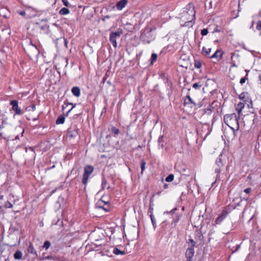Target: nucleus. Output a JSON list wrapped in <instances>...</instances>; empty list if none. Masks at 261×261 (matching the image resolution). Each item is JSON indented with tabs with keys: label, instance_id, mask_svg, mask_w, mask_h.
<instances>
[{
	"label": "nucleus",
	"instance_id": "ddd939ff",
	"mask_svg": "<svg viewBox=\"0 0 261 261\" xmlns=\"http://www.w3.org/2000/svg\"><path fill=\"white\" fill-rule=\"evenodd\" d=\"M185 105H189L191 107L196 106V103L193 101L189 95L187 96L185 100Z\"/></svg>",
	"mask_w": 261,
	"mask_h": 261
},
{
	"label": "nucleus",
	"instance_id": "9b49d317",
	"mask_svg": "<svg viewBox=\"0 0 261 261\" xmlns=\"http://www.w3.org/2000/svg\"><path fill=\"white\" fill-rule=\"evenodd\" d=\"M227 215V213L223 211L222 213L220 214V215L218 217V218L216 219L215 222L217 224H220L223 220L226 217Z\"/></svg>",
	"mask_w": 261,
	"mask_h": 261
},
{
	"label": "nucleus",
	"instance_id": "20e7f679",
	"mask_svg": "<svg viewBox=\"0 0 261 261\" xmlns=\"http://www.w3.org/2000/svg\"><path fill=\"white\" fill-rule=\"evenodd\" d=\"M94 170V168L93 166L91 165H87L84 168V174L83 175V183L84 185H86L88 181V178L90 177V175L92 173Z\"/></svg>",
	"mask_w": 261,
	"mask_h": 261
},
{
	"label": "nucleus",
	"instance_id": "bf43d9fd",
	"mask_svg": "<svg viewBox=\"0 0 261 261\" xmlns=\"http://www.w3.org/2000/svg\"><path fill=\"white\" fill-rule=\"evenodd\" d=\"M103 244L102 243H100V244H99V245H102Z\"/></svg>",
	"mask_w": 261,
	"mask_h": 261
},
{
	"label": "nucleus",
	"instance_id": "423d86ee",
	"mask_svg": "<svg viewBox=\"0 0 261 261\" xmlns=\"http://www.w3.org/2000/svg\"><path fill=\"white\" fill-rule=\"evenodd\" d=\"M10 105L12 106V109L15 112V114L20 115L22 114V111L18 107V101L16 100H13L10 101Z\"/></svg>",
	"mask_w": 261,
	"mask_h": 261
},
{
	"label": "nucleus",
	"instance_id": "603ef678",
	"mask_svg": "<svg viewBox=\"0 0 261 261\" xmlns=\"http://www.w3.org/2000/svg\"><path fill=\"white\" fill-rule=\"evenodd\" d=\"M168 187V185L167 184L164 185V188L166 189Z\"/></svg>",
	"mask_w": 261,
	"mask_h": 261
},
{
	"label": "nucleus",
	"instance_id": "13d9d810",
	"mask_svg": "<svg viewBox=\"0 0 261 261\" xmlns=\"http://www.w3.org/2000/svg\"><path fill=\"white\" fill-rule=\"evenodd\" d=\"M18 136H17L16 137V139H18Z\"/></svg>",
	"mask_w": 261,
	"mask_h": 261
},
{
	"label": "nucleus",
	"instance_id": "c03bdc74",
	"mask_svg": "<svg viewBox=\"0 0 261 261\" xmlns=\"http://www.w3.org/2000/svg\"><path fill=\"white\" fill-rule=\"evenodd\" d=\"M54 259V258L51 256H47L43 258V259Z\"/></svg>",
	"mask_w": 261,
	"mask_h": 261
},
{
	"label": "nucleus",
	"instance_id": "aec40b11",
	"mask_svg": "<svg viewBox=\"0 0 261 261\" xmlns=\"http://www.w3.org/2000/svg\"><path fill=\"white\" fill-rule=\"evenodd\" d=\"M69 12L70 11L67 8H63L60 10L59 14L61 15H66L69 13Z\"/></svg>",
	"mask_w": 261,
	"mask_h": 261
},
{
	"label": "nucleus",
	"instance_id": "b1692460",
	"mask_svg": "<svg viewBox=\"0 0 261 261\" xmlns=\"http://www.w3.org/2000/svg\"><path fill=\"white\" fill-rule=\"evenodd\" d=\"M247 95V93L243 92L239 95V98L242 99H244V100H246Z\"/></svg>",
	"mask_w": 261,
	"mask_h": 261
},
{
	"label": "nucleus",
	"instance_id": "864d4df0",
	"mask_svg": "<svg viewBox=\"0 0 261 261\" xmlns=\"http://www.w3.org/2000/svg\"><path fill=\"white\" fill-rule=\"evenodd\" d=\"M175 210H176V208L173 209L170 212L171 213H173L175 211Z\"/></svg>",
	"mask_w": 261,
	"mask_h": 261
},
{
	"label": "nucleus",
	"instance_id": "f704fd0d",
	"mask_svg": "<svg viewBox=\"0 0 261 261\" xmlns=\"http://www.w3.org/2000/svg\"><path fill=\"white\" fill-rule=\"evenodd\" d=\"M256 28L258 31L261 30V20H259L257 22Z\"/></svg>",
	"mask_w": 261,
	"mask_h": 261
},
{
	"label": "nucleus",
	"instance_id": "f3484780",
	"mask_svg": "<svg viewBox=\"0 0 261 261\" xmlns=\"http://www.w3.org/2000/svg\"><path fill=\"white\" fill-rule=\"evenodd\" d=\"M221 56V52L220 50H217L212 56H211V58L220 59Z\"/></svg>",
	"mask_w": 261,
	"mask_h": 261
},
{
	"label": "nucleus",
	"instance_id": "bb28decb",
	"mask_svg": "<svg viewBox=\"0 0 261 261\" xmlns=\"http://www.w3.org/2000/svg\"><path fill=\"white\" fill-rule=\"evenodd\" d=\"M42 30H43L45 33H47L49 30V26L47 25H44L40 27Z\"/></svg>",
	"mask_w": 261,
	"mask_h": 261
},
{
	"label": "nucleus",
	"instance_id": "f257e3e1",
	"mask_svg": "<svg viewBox=\"0 0 261 261\" xmlns=\"http://www.w3.org/2000/svg\"><path fill=\"white\" fill-rule=\"evenodd\" d=\"M195 11L193 7L190 8L188 11H185L181 14V25L183 26L192 27L193 20L195 19Z\"/></svg>",
	"mask_w": 261,
	"mask_h": 261
},
{
	"label": "nucleus",
	"instance_id": "79ce46f5",
	"mask_svg": "<svg viewBox=\"0 0 261 261\" xmlns=\"http://www.w3.org/2000/svg\"><path fill=\"white\" fill-rule=\"evenodd\" d=\"M245 82H246V77H242L241 79L240 82L241 84H243L245 83Z\"/></svg>",
	"mask_w": 261,
	"mask_h": 261
},
{
	"label": "nucleus",
	"instance_id": "39448f33",
	"mask_svg": "<svg viewBox=\"0 0 261 261\" xmlns=\"http://www.w3.org/2000/svg\"><path fill=\"white\" fill-rule=\"evenodd\" d=\"M99 209L102 210L104 212H108L110 210L109 201L106 200L104 196L99 200Z\"/></svg>",
	"mask_w": 261,
	"mask_h": 261
},
{
	"label": "nucleus",
	"instance_id": "0eeeda50",
	"mask_svg": "<svg viewBox=\"0 0 261 261\" xmlns=\"http://www.w3.org/2000/svg\"><path fill=\"white\" fill-rule=\"evenodd\" d=\"M222 155L221 154L219 155V158L216 160V165L217 166L215 168V172L217 173H219L221 171V168L224 165V163H223V159Z\"/></svg>",
	"mask_w": 261,
	"mask_h": 261
},
{
	"label": "nucleus",
	"instance_id": "393cba45",
	"mask_svg": "<svg viewBox=\"0 0 261 261\" xmlns=\"http://www.w3.org/2000/svg\"><path fill=\"white\" fill-rule=\"evenodd\" d=\"M146 168V163L144 161L142 160L141 163V174H142L144 170Z\"/></svg>",
	"mask_w": 261,
	"mask_h": 261
},
{
	"label": "nucleus",
	"instance_id": "4468645a",
	"mask_svg": "<svg viewBox=\"0 0 261 261\" xmlns=\"http://www.w3.org/2000/svg\"><path fill=\"white\" fill-rule=\"evenodd\" d=\"M245 105L243 102H239L236 107V111L238 112L239 116H240L242 110L244 109Z\"/></svg>",
	"mask_w": 261,
	"mask_h": 261
},
{
	"label": "nucleus",
	"instance_id": "dca6fc26",
	"mask_svg": "<svg viewBox=\"0 0 261 261\" xmlns=\"http://www.w3.org/2000/svg\"><path fill=\"white\" fill-rule=\"evenodd\" d=\"M22 253L21 251L19 250H17L14 254V257L15 259H20L22 258Z\"/></svg>",
	"mask_w": 261,
	"mask_h": 261
},
{
	"label": "nucleus",
	"instance_id": "ea45409f",
	"mask_svg": "<svg viewBox=\"0 0 261 261\" xmlns=\"http://www.w3.org/2000/svg\"><path fill=\"white\" fill-rule=\"evenodd\" d=\"M72 105L73 106H72V107L71 108V109H70L68 111V112H67V115H68V113H69V112H70V111L72 110V109H73V108H74V107H75V105H76V104H75L74 105H73V103H67V105Z\"/></svg>",
	"mask_w": 261,
	"mask_h": 261
},
{
	"label": "nucleus",
	"instance_id": "3c124183",
	"mask_svg": "<svg viewBox=\"0 0 261 261\" xmlns=\"http://www.w3.org/2000/svg\"><path fill=\"white\" fill-rule=\"evenodd\" d=\"M253 24H254V22L253 21L252 23V25L250 27V29H252V28H253Z\"/></svg>",
	"mask_w": 261,
	"mask_h": 261
},
{
	"label": "nucleus",
	"instance_id": "a878e982",
	"mask_svg": "<svg viewBox=\"0 0 261 261\" xmlns=\"http://www.w3.org/2000/svg\"><path fill=\"white\" fill-rule=\"evenodd\" d=\"M173 179H174V175L172 174H171L169 175L166 178L165 180L167 182H171V181H173Z\"/></svg>",
	"mask_w": 261,
	"mask_h": 261
},
{
	"label": "nucleus",
	"instance_id": "9d476101",
	"mask_svg": "<svg viewBox=\"0 0 261 261\" xmlns=\"http://www.w3.org/2000/svg\"><path fill=\"white\" fill-rule=\"evenodd\" d=\"M1 119L2 120V124L0 125V130L5 128L6 127H7L8 129L12 128V126L7 122V118L3 116Z\"/></svg>",
	"mask_w": 261,
	"mask_h": 261
},
{
	"label": "nucleus",
	"instance_id": "052dcab7",
	"mask_svg": "<svg viewBox=\"0 0 261 261\" xmlns=\"http://www.w3.org/2000/svg\"><path fill=\"white\" fill-rule=\"evenodd\" d=\"M103 113H104V111H102V112H101V115L103 114Z\"/></svg>",
	"mask_w": 261,
	"mask_h": 261
},
{
	"label": "nucleus",
	"instance_id": "6e6552de",
	"mask_svg": "<svg viewBox=\"0 0 261 261\" xmlns=\"http://www.w3.org/2000/svg\"><path fill=\"white\" fill-rule=\"evenodd\" d=\"M194 249L192 247H189L186 251V256L187 258V261H193L192 258L194 255Z\"/></svg>",
	"mask_w": 261,
	"mask_h": 261
},
{
	"label": "nucleus",
	"instance_id": "2eb2a0df",
	"mask_svg": "<svg viewBox=\"0 0 261 261\" xmlns=\"http://www.w3.org/2000/svg\"><path fill=\"white\" fill-rule=\"evenodd\" d=\"M71 92L73 93V94L76 97H79L80 96V89L77 87H73L71 89Z\"/></svg>",
	"mask_w": 261,
	"mask_h": 261
},
{
	"label": "nucleus",
	"instance_id": "72a5a7b5",
	"mask_svg": "<svg viewBox=\"0 0 261 261\" xmlns=\"http://www.w3.org/2000/svg\"><path fill=\"white\" fill-rule=\"evenodd\" d=\"M112 132L115 134V135H117L119 133V130L117 128H116V127H112Z\"/></svg>",
	"mask_w": 261,
	"mask_h": 261
},
{
	"label": "nucleus",
	"instance_id": "a19ab883",
	"mask_svg": "<svg viewBox=\"0 0 261 261\" xmlns=\"http://www.w3.org/2000/svg\"><path fill=\"white\" fill-rule=\"evenodd\" d=\"M62 2L65 6H68L69 3L67 0H62Z\"/></svg>",
	"mask_w": 261,
	"mask_h": 261
},
{
	"label": "nucleus",
	"instance_id": "f8f14e48",
	"mask_svg": "<svg viewBox=\"0 0 261 261\" xmlns=\"http://www.w3.org/2000/svg\"><path fill=\"white\" fill-rule=\"evenodd\" d=\"M127 3V0H121L116 5L117 9L119 10H122L126 6Z\"/></svg>",
	"mask_w": 261,
	"mask_h": 261
},
{
	"label": "nucleus",
	"instance_id": "e433bc0d",
	"mask_svg": "<svg viewBox=\"0 0 261 261\" xmlns=\"http://www.w3.org/2000/svg\"><path fill=\"white\" fill-rule=\"evenodd\" d=\"M200 87H201V85H200L198 83H194L193 85V88H194L195 89L199 88Z\"/></svg>",
	"mask_w": 261,
	"mask_h": 261
},
{
	"label": "nucleus",
	"instance_id": "c85d7f7f",
	"mask_svg": "<svg viewBox=\"0 0 261 261\" xmlns=\"http://www.w3.org/2000/svg\"><path fill=\"white\" fill-rule=\"evenodd\" d=\"M99 233H101L103 236V237L107 240V238L106 237V233L105 232V229L99 228Z\"/></svg>",
	"mask_w": 261,
	"mask_h": 261
},
{
	"label": "nucleus",
	"instance_id": "8fccbe9b",
	"mask_svg": "<svg viewBox=\"0 0 261 261\" xmlns=\"http://www.w3.org/2000/svg\"><path fill=\"white\" fill-rule=\"evenodd\" d=\"M109 17L108 16H107L104 18L102 19V20H105L106 19H109Z\"/></svg>",
	"mask_w": 261,
	"mask_h": 261
},
{
	"label": "nucleus",
	"instance_id": "5fc2aeb1",
	"mask_svg": "<svg viewBox=\"0 0 261 261\" xmlns=\"http://www.w3.org/2000/svg\"><path fill=\"white\" fill-rule=\"evenodd\" d=\"M231 66L232 67H237V66L236 65V64L234 63H233Z\"/></svg>",
	"mask_w": 261,
	"mask_h": 261
},
{
	"label": "nucleus",
	"instance_id": "1a4fd4ad",
	"mask_svg": "<svg viewBox=\"0 0 261 261\" xmlns=\"http://www.w3.org/2000/svg\"><path fill=\"white\" fill-rule=\"evenodd\" d=\"M27 252L29 254H31L33 257H37L38 256V253L37 251L34 247L32 243H30L28 248L27 249Z\"/></svg>",
	"mask_w": 261,
	"mask_h": 261
},
{
	"label": "nucleus",
	"instance_id": "c756f323",
	"mask_svg": "<svg viewBox=\"0 0 261 261\" xmlns=\"http://www.w3.org/2000/svg\"><path fill=\"white\" fill-rule=\"evenodd\" d=\"M151 63H152L154 61H155L157 59V55L156 54H152L151 55Z\"/></svg>",
	"mask_w": 261,
	"mask_h": 261
},
{
	"label": "nucleus",
	"instance_id": "c9c22d12",
	"mask_svg": "<svg viewBox=\"0 0 261 261\" xmlns=\"http://www.w3.org/2000/svg\"><path fill=\"white\" fill-rule=\"evenodd\" d=\"M208 33V31L206 29H204L201 31V34L202 36L206 35Z\"/></svg>",
	"mask_w": 261,
	"mask_h": 261
},
{
	"label": "nucleus",
	"instance_id": "e2e57ef3",
	"mask_svg": "<svg viewBox=\"0 0 261 261\" xmlns=\"http://www.w3.org/2000/svg\"><path fill=\"white\" fill-rule=\"evenodd\" d=\"M103 185H105V183H103V184L102 183V186H103Z\"/></svg>",
	"mask_w": 261,
	"mask_h": 261
},
{
	"label": "nucleus",
	"instance_id": "de8ad7c7",
	"mask_svg": "<svg viewBox=\"0 0 261 261\" xmlns=\"http://www.w3.org/2000/svg\"><path fill=\"white\" fill-rule=\"evenodd\" d=\"M238 56V55H234V54H233V55L232 56L231 58H232V59L233 60V59L234 58H235V57H237Z\"/></svg>",
	"mask_w": 261,
	"mask_h": 261
},
{
	"label": "nucleus",
	"instance_id": "f03ea898",
	"mask_svg": "<svg viewBox=\"0 0 261 261\" xmlns=\"http://www.w3.org/2000/svg\"><path fill=\"white\" fill-rule=\"evenodd\" d=\"M239 116H237L235 113L227 114L224 116L225 123L233 131L239 128L238 119Z\"/></svg>",
	"mask_w": 261,
	"mask_h": 261
},
{
	"label": "nucleus",
	"instance_id": "412c9836",
	"mask_svg": "<svg viewBox=\"0 0 261 261\" xmlns=\"http://www.w3.org/2000/svg\"><path fill=\"white\" fill-rule=\"evenodd\" d=\"M77 135H78V133L76 130L69 131L68 132V136L69 137H71V138L75 137Z\"/></svg>",
	"mask_w": 261,
	"mask_h": 261
},
{
	"label": "nucleus",
	"instance_id": "37998d69",
	"mask_svg": "<svg viewBox=\"0 0 261 261\" xmlns=\"http://www.w3.org/2000/svg\"><path fill=\"white\" fill-rule=\"evenodd\" d=\"M251 188H249L245 189L244 190V192L247 194L251 192Z\"/></svg>",
	"mask_w": 261,
	"mask_h": 261
},
{
	"label": "nucleus",
	"instance_id": "6e6d98bb",
	"mask_svg": "<svg viewBox=\"0 0 261 261\" xmlns=\"http://www.w3.org/2000/svg\"><path fill=\"white\" fill-rule=\"evenodd\" d=\"M178 221V218H177L176 220H175V222L176 223Z\"/></svg>",
	"mask_w": 261,
	"mask_h": 261
},
{
	"label": "nucleus",
	"instance_id": "5701e85b",
	"mask_svg": "<svg viewBox=\"0 0 261 261\" xmlns=\"http://www.w3.org/2000/svg\"><path fill=\"white\" fill-rule=\"evenodd\" d=\"M50 243L48 241H45L44 245H43L42 247L43 248H45L46 250L48 249L50 246Z\"/></svg>",
	"mask_w": 261,
	"mask_h": 261
},
{
	"label": "nucleus",
	"instance_id": "4c0bfd02",
	"mask_svg": "<svg viewBox=\"0 0 261 261\" xmlns=\"http://www.w3.org/2000/svg\"><path fill=\"white\" fill-rule=\"evenodd\" d=\"M150 218L151 220V222L152 223L153 225L154 226V227H155V219L152 215H150Z\"/></svg>",
	"mask_w": 261,
	"mask_h": 261
},
{
	"label": "nucleus",
	"instance_id": "cd10ccee",
	"mask_svg": "<svg viewBox=\"0 0 261 261\" xmlns=\"http://www.w3.org/2000/svg\"><path fill=\"white\" fill-rule=\"evenodd\" d=\"M4 206L6 208H11V207H12L13 205H12V204L11 202H10L9 201H7L5 202V204H4Z\"/></svg>",
	"mask_w": 261,
	"mask_h": 261
},
{
	"label": "nucleus",
	"instance_id": "58836bf2",
	"mask_svg": "<svg viewBox=\"0 0 261 261\" xmlns=\"http://www.w3.org/2000/svg\"><path fill=\"white\" fill-rule=\"evenodd\" d=\"M31 108L33 111H34L36 109V106L35 105H32L31 107H28L27 108V110H28V111H30V110H31Z\"/></svg>",
	"mask_w": 261,
	"mask_h": 261
},
{
	"label": "nucleus",
	"instance_id": "6ab92c4d",
	"mask_svg": "<svg viewBox=\"0 0 261 261\" xmlns=\"http://www.w3.org/2000/svg\"><path fill=\"white\" fill-rule=\"evenodd\" d=\"M113 252L116 255H124L125 254L124 251L120 250L117 248H114Z\"/></svg>",
	"mask_w": 261,
	"mask_h": 261
},
{
	"label": "nucleus",
	"instance_id": "a18cd8bd",
	"mask_svg": "<svg viewBox=\"0 0 261 261\" xmlns=\"http://www.w3.org/2000/svg\"><path fill=\"white\" fill-rule=\"evenodd\" d=\"M19 14L21 16H24L25 15V12L24 11H20Z\"/></svg>",
	"mask_w": 261,
	"mask_h": 261
},
{
	"label": "nucleus",
	"instance_id": "0e129e2a",
	"mask_svg": "<svg viewBox=\"0 0 261 261\" xmlns=\"http://www.w3.org/2000/svg\"><path fill=\"white\" fill-rule=\"evenodd\" d=\"M103 185H105V183H103V184L102 183V186H103Z\"/></svg>",
	"mask_w": 261,
	"mask_h": 261
},
{
	"label": "nucleus",
	"instance_id": "4d7b16f0",
	"mask_svg": "<svg viewBox=\"0 0 261 261\" xmlns=\"http://www.w3.org/2000/svg\"><path fill=\"white\" fill-rule=\"evenodd\" d=\"M30 150H32V151H33V148L30 147Z\"/></svg>",
	"mask_w": 261,
	"mask_h": 261
},
{
	"label": "nucleus",
	"instance_id": "a211bd4d",
	"mask_svg": "<svg viewBox=\"0 0 261 261\" xmlns=\"http://www.w3.org/2000/svg\"><path fill=\"white\" fill-rule=\"evenodd\" d=\"M64 121H65V117L62 115H60V116L58 117V118L56 120V124H63V123H64Z\"/></svg>",
	"mask_w": 261,
	"mask_h": 261
},
{
	"label": "nucleus",
	"instance_id": "7c9ffc66",
	"mask_svg": "<svg viewBox=\"0 0 261 261\" xmlns=\"http://www.w3.org/2000/svg\"><path fill=\"white\" fill-rule=\"evenodd\" d=\"M189 244L191 245L190 247H192L193 248H194L196 244V243L193 240L190 239L189 241Z\"/></svg>",
	"mask_w": 261,
	"mask_h": 261
},
{
	"label": "nucleus",
	"instance_id": "473e14b6",
	"mask_svg": "<svg viewBox=\"0 0 261 261\" xmlns=\"http://www.w3.org/2000/svg\"><path fill=\"white\" fill-rule=\"evenodd\" d=\"M201 66V63L199 61H195V67L197 68H200Z\"/></svg>",
	"mask_w": 261,
	"mask_h": 261
},
{
	"label": "nucleus",
	"instance_id": "49530a36",
	"mask_svg": "<svg viewBox=\"0 0 261 261\" xmlns=\"http://www.w3.org/2000/svg\"><path fill=\"white\" fill-rule=\"evenodd\" d=\"M30 44H31V45L32 46V47L34 48V49H35L36 51H37V49L36 47L35 46H34V45L33 44V43H32V41H30Z\"/></svg>",
	"mask_w": 261,
	"mask_h": 261
},
{
	"label": "nucleus",
	"instance_id": "2f4dec72",
	"mask_svg": "<svg viewBox=\"0 0 261 261\" xmlns=\"http://www.w3.org/2000/svg\"><path fill=\"white\" fill-rule=\"evenodd\" d=\"M212 108L211 106H209V107H208L206 110H205V113L207 114L208 115H210L212 113Z\"/></svg>",
	"mask_w": 261,
	"mask_h": 261
},
{
	"label": "nucleus",
	"instance_id": "7ed1b4c3",
	"mask_svg": "<svg viewBox=\"0 0 261 261\" xmlns=\"http://www.w3.org/2000/svg\"><path fill=\"white\" fill-rule=\"evenodd\" d=\"M122 33L123 31L120 29H118L116 32L111 33L110 35V41L114 47H117V39L120 38Z\"/></svg>",
	"mask_w": 261,
	"mask_h": 261
},
{
	"label": "nucleus",
	"instance_id": "680f3d73",
	"mask_svg": "<svg viewBox=\"0 0 261 261\" xmlns=\"http://www.w3.org/2000/svg\"><path fill=\"white\" fill-rule=\"evenodd\" d=\"M103 113H104V111H102V112H101V115L103 114Z\"/></svg>",
	"mask_w": 261,
	"mask_h": 261
},
{
	"label": "nucleus",
	"instance_id": "4be33fe9",
	"mask_svg": "<svg viewBox=\"0 0 261 261\" xmlns=\"http://www.w3.org/2000/svg\"><path fill=\"white\" fill-rule=\"evenodd\" d=\"M211 51V48H207L205 47H203L202 48V53L205 55H209Z\"/></svg>",
	"mask_w": 261,
	"mask_h": 261
},
{
	"label": "nucleus",
	"instance_id": "09e8293b",
	"mask_svg": "<svg viewBox=\"0 0 261 261\" xmlns=\"http://www.w3.org/2000/svg\"><path fill=\"white\" fill-rule=\"evenodd\" d=\"M162 139H163V137H162H162H160L159 138V142H161L162 141Z\"/></svg>",
	"mask_w": 261,
	"mask_h": 261
}]
</instances>
